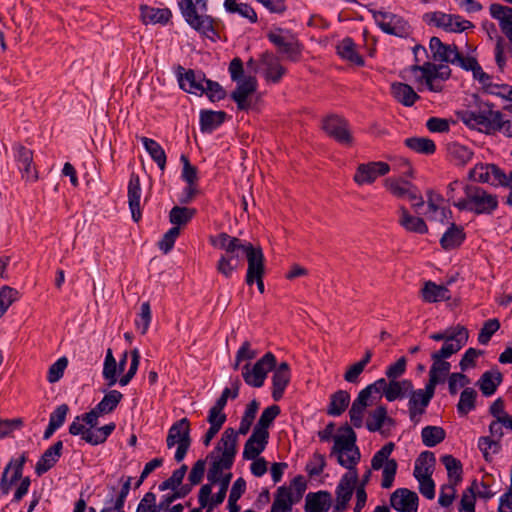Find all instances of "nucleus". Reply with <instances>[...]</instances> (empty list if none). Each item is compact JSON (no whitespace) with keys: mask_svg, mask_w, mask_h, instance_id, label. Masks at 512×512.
<instances>
[{"mask_svg":"<svg viewBox=\"0 0 512 512\" xmlns=\"http://www.w3.org/2000/svg\"><path fill=\"white\" fill-rule=\"evenodd\" d=\"M372 14L377 26L386 34L406 38L412 32L409 23L400 15L386 11H372Z\"/></svg>","mask_w":512,"mask_h":512,"instance_id":"9","label":"nucleus"},{"mask_svg":"<svg viewBox=\"0 0 512 512\" xmlns=\"http://www.w3.org/2000/svg\"><path fill=\"white\" fill-rule=\"evenodd\" d=\"M478 448L483 454V457L486 461L490 462L492 460L490 450H492L493 454H496L501 449L500 440L492 439L489 436H482L478 439Z\"/></svg>","mask_w":512,"mask_h":512,"instance_id":"62","label":"nucleus"},{"mask_svg":"<svg viewBox=\"0 0 512 512\" xmlns=\"http://www.w3.org/2000/svg\"><path fill=\"white\" fill-rule=\"evenodd\" d=\"M435 455L431 451L422 452L415 461V467L413 475L415 478H421L422 476L429 475L431 477L433 473V467L435 465Z\"/></svg>","mask_w":512,"mask_h":512,"instance_id":"47","label":"nucleus"},{"mask_svg":"<svg viewBox=\"0 0 512 512\" xmlns=\"http://www.w3.org/2000/svg\"><path fill=\"white\" fill-rule=\"evenodd\" d=\"M239 263V255H221L217 262L216 270L225 278H231L237 270Z\"/></svg>","mask_w":512,"mask_h":512,"instance_id":"55","label":"nucleus"},{"mask_svg":"<svg viewBox=\"0 0 512 512\" xmlns=\"http://www.w3.org/2000/svg\"><path fill=\"white\" fill-rule=\"evenodd\" d=\"M477 392L471 387H466L460 394L457 411L461 416H466L476 407Z\"/></svg>","mask_w":512,"mask_h":512,"instance_id":"53","label":"nucleus"},{"mask_svg":"<svg viewBox=\"0 0 512 512\" xmlns=\"http://www.w3.org/2000/svg\"><path fill=\"white\" fill-rule=\"evenodd\" d=\"M413 384L411 380L403 379L401 381H389L387 390L385 391V398L389 402L397 399H403L412 392Z\"/></svg>","mask_w":512,"mask_h":512,"instance_id":"43","label":"nucleus"},{"mask_svg":"<svg viewBox=\"0 0 512 512\" xmlns=\"http://www.w3.org/2000/svg\"><path fill=\"white\" fill-rule=\"evenodd\" d=\"M13 152L15 161L22 173V178L26 181L35 182L38 179V173L33 165V151L17 143L13 146Z\"/></svg>","mask_w":512,"mask_h":512,"instance_id":"17","label":"nucleus"},{"mask_svg":"<svg viewBox=\"0 0 512 512\" xmlns=\"http://www.w3.org/2000/svg\"><path fill=\"white\" fill-rule=\"evenodd\" d=\"M322 129L329 137L340 144L351 145L353 142L348 122L338 115H329L324 118Z\"/></svg>","mask_w":512,"mask_h":512,"instance_id":"15","label":"nucleus"},{"mask_svg":"<svg viewBox=\"0 0 512 512\" xmlns=\"http://www.w3.org/2000/svg\"><path fill=\"white\" fill-rule=\"evenodd\" d=\"M259 62L263 67V76L269 83H279L287 72L280 59L271 52L262 53Z\"/></svg>","mask_w":512,"mask_h":512,"instance_id":"20","label":"nucleus"},{"mask_svg":"<svg viewBox=\"0 0 512 512\" xmlns=\"http://www.w3.org/2000/svg\"><path fill=\"white\" fill-rule=\"evenodd\" d=\"M224 111L202 110L200 112V128L202 132L211 133L226 120Z\"/></svg>","mask_w":512,"mask_h":512,"instance_id":"42","label":"nucleus"},{"mask_svg":"<svg viewBox=\"0 0 512 512\" xmlns=\"http://www.w3.org/2000/svg\"><path fill=\"white\" fill-rule=\"evenodd\" d=\"M398 214V222L406 231L418 234H426L428 232V226L425 221L420 217L411 215L406 207L400 206Z\"/></svg>","mask_w":512,"mask_h":512,"instance_id":"35","label":"nucleus"},{"mask_svg":"<svg viewBox=\"0 0 512 512\" xmlns=\"http://www.w3.org/2000/svg\"><path fill=\"white\" fill-rule=\"evenodd\" d=\"M386 421L392 422V419L387 416L386 407L381 405L370 412L366 427L370 432H376L383 427Z\"/></svg>","mask_w":512,"mask_h":512,"instance_id":"56","label":"nucleus"},{"mask_svg":"<svg viewBox=\"0 0 512 512\" xmlns=\"http://www.w3.org/2000/svg\"><path fill=\"white\" fill-rule=\"evenodd\" d=\"M178 5L185 21L193 29L208 38H213L216 35L213 19L208 15L198 13V10L206 12L207 0H180Z\"/></svg>","mask_w":512,"mask_h":512,"instance_id":"4","label":"nucleus"},{"mask_svg":"<svg viewBox=\"0 0 512 512\" xmlns=\"http://www.w3.org/2000/svg\"><path fill=\"white\" fill-rule=\"evenodd\" d=\"M350 394L345 390H338L330 396L327 414L333 417L340 416L348 408Z\"/></svg>","mask_w":512,"mask_h":512,"instance_id":"45","label":"nucleus"},{"mask_svg":"<svg viewBox=\"0 0 512 512\" xmlns=\"http://www.w3.org/2000/svg\"><path fill=\"white\" fill-rule=\"evenodd\" d=\"M389 172L390 165L383 161L361 163L356 168L353 180L359 186L369 185L374 183L378 177L385 176Z\"/></svg>","mask_w":512,"mask_h":512,"instance_id":"13","label":"nucleus"},{"mask_svg":"<svg viewBox=\"0 0 512 512\" xmlns=\"http://www.w3.org/2000/svg\"><path fill=\"white\" fill-rule=\"evenodd\" d=\"M118 372L116 359L113 356L112 350L109 348L106 352L102 371L103 378L106 380L108 387H112L117 383Z\"/></svg>","mask_w":512,"mask_h":512,"instance_id":"52","label":"nucleus"},{"mask_svg":"<svg viewBox=\"0 0 512 512\" xmlns=\"http://www.w3.org/2000/svg\"><path fill=\"white\" fill-rule=\"evenodd\" d=\"M421 296L424 302L435 303L451 299L449 289L444 285H438L432 281L425 282L421 289Z\"/></svg>","mask_w":512,"mask_h":512,"instance_id":"36","label":"nucleus"},{"mask_svg":"<svg viewBox=\"0 0 512 512\" xmlns=\"http://www.w3.org/2000/svg\"><path fill=\"white\" fill-rule=\"evenodd\" d=\"M123 394L117 390H110L104 395L102 400L96 405L97 412L109 414L116 409L121 402Z\"/></svg>","mask_w":512,"mask_h":512,"instance_id":"58","label":"nucleus"},{"mask_svg":"<svg viewBox=\"0 0 512 512\" xmlns=\"http://www.w3.org/2000/svg\"><path fill=\"white\" fill-rule=\"evenodd\" d=\"M429 47L435 61L455 64V59H458L459 51L457 47L444 44L438 37L434 36L430 39Z\"/></svg>","mask_w":512,"mask_h":512,"instance_id":"27","label":"nucleus"},{"mask_svg":"<svg viewBox=\"0 0 512 512\" xmlns=\"http://www.w3.org/2000/svg\"><path fill=\"white\" fill-rule=\"evenodd\" d=\"M465 195L470 197L471 212L480 214H491L498 207L496 195L489 194L483 188L476 185H466Z\"/></svg>","mask_w":512,"mask_h":512,"instance_id":"11","label":"nucleus"},{"mask_svg":"<svg viewBox=\"0 0 512 512\" xmlns=\"http://www.w3.org/2000/svg\"><path fill=\"white\" fill-rule=\"evenodd\" d=\"M142 21L145 24H167L172 17L169 8H155L148 5H140Z\"/></svg>","mask_w":512,"mask_h":512,"instance_id":"39","label":"nucleus"},{"mask_svg":"<svg viewBox=\"0 0 512 512\" xmlns=\"http://www.w3.org/2000/svg\"><path fill=\"white\" fill-rule=\"evenodd\" d=\"M177 74L179 85L184 91L200 95L204 93V84L207 79L203 73H196L191 69L184 71L182 66H178Z\"/></svg>","mask_w":512,"mask_h":512,"instance_id":"22","label":"nucleus"},{"mask_svg":"<svg viewBox=\"0 0 512 512\" xmlns=\"http://www.w3.org/2000/svg\"><path fill=\"white\" fill-rule=\"evenodd\" d=\"M500 177L504 179V172L495 164H478L469 172L471 180L492 185H497Z\"/></svg>","mask_w":512,"mask_h":512,"instance_id":"26","label":"nucleus"},{"mask_svg":"<svg viewBox=\"0 0 512 512\" xmlns=\"http://www.w3.org/2000/svg\"><path fill=\"white\" fill-rule=\"evenodd\" d=\"M395 449L393 442L386 443L371 459V468L375 471L382 469L381 487L389 489L393 486L398 464L395 459H389Z\"/></svg>","mask_w":512,"mask_h":512,"instance_id":"5","label":"nucleus"},{"mask_svg":"<svg viewBox=\"0 0 512 512\" xmlns=\"http://www.w3.org/2000/svg\"><path fill=\"white\" fill-rule=\"evenodd\" d=\"M465 238L466 234L463 227L451 222L449 228L440 239V245L446 251L452 250L458 248Z\"/></svg>","mask_w":512,"mask_h":512,"instance_id":"37","label":"nucleus"},{"mask_svg":"<svg viewBox=\"0 0 512 512\" xmlns=\"http://www.w3.org/2000/svg\"><path fill=\"white\" fill-rule=\"evenodd\" d=\"M411 71L416 74L420 72V76H416L417 82H425L427 88L432 92H440L442 85L437 80L445 81L451 76V69L447 65H436L431 62H425L423 65L411 66Z\"/></svg>","mask_w":512,"mask_h":512,"instance_id":"6","label":"nucleus"},{"mask_svg":"<svg viewBox=\"0 0 512 512\" xmlns=\"http://www.w3.org/2000/svg\"><path fill=\"white\" fill-rule=\"evenodd\" d=\"M332 497L328 491L310 492L305 498L306 512H328Z\"/></svg>","mask_w":512,"mask_h":512,"instance_id":"33","label":"nucleus"},{"mask_svg":"<svg viewBox=\"0 0 512 512\" xmlns=\"http://www.w3.org/2000/svg\"><path fill=\"white\" fill-rule=\"evenodd\" d=\"M502 380V373L498 369H495L484 372L477 381V385L482 394L488 397L495 393L497 387L502 383Z\"/></svg>","mask_w":512,"mask_h":512,"instance_id":"41","label":"nucleus"},{"mask_svg":"<svg viewBox=\"0 0 512 512\" xmlns=\"http://www.w3.org/2000/svg\"><path fill=\"white\" fill-rule=\"evenodd\" d=\"M267 37L269 41L277 47L280 54L285 55L287 59L292 61L297 60L300 51L296 43L283 36L281 30H279V32H269Z\"/></svg>","mask_w":512,"mask_h":512,"instance_id":"31","label":"nucleus"},{"mask_svg":"<svg viewBox=\"0 0 512 512\" xmlns=\"http://www.w3.org/2000/svg\"><path fill=\"white\" fill-rule=\"evenodd\" d=\"M63 442L57 441L50 446L40 457L35 465V473L42 476L58 462L62 455Z\"/></svg>","mask_w":512,"mask_h":512,"instance_id":"28","label":"nucleus"},{"mask_svg":"<svg viewBox=\"0 0 512 512\" xmlns=\"http://www.w3.org/2000/svg\"><path fill=\"white\" fill-rule=\"evenodd\" d=\"M275 365V355L267 352L252 367L245 364L242 367V377L247 385L260 388L264 385L268 372L275 368Z\"/></svg>","mask_w":512,"mask_h":512,"instance_id":"7","label":"nucleus"},{"mask_svg":"<svg viewBox=\"0 0 512 512\" xmlns=\"http://www.w3.org/2000/svg\"><path fill=\"white\" fill-rule=\"evenodd\" d=\"M338 54L343 58L357 66H363L364 60L356 51V45L349 37L344 38L337 47Z\"/></svg>","mask_w":512,"mask_h":512,"instance_id":"49","label":"nucleus"},{"mask_svg":"<svg viewBox=\"0 0 512 512\" xmlns=\"http://www.w3.org/2000/svg\"><path fill=\"white\" fill-rule=\"evenodd\" d=\"M298 500H295V496L291 488H287V486L278 487L273 504L282 508L284 511H291L292 506L298 503Z\"/></svg>","mask_w":512,"mask_h":512,"instance_id":"54","label":"nucleus"},{"mask_svg":"<svg viewBox=\"0 0 512 512\" xmlns=\"http://www.w3.org/2000/svg\"><path fill=\"white\" fill-rule=\"evenodd\" d=\"M80 416H77L69 426L71 435H81V438L91 445L104 443L115 430V423L111 422L96 429L86 428Z\"/></svg>","mask_w":512,"mask_h":512,"instance_id":"10","label":"nucleus"},{"mask_svg":"<svg viewBox=\"0 0 512 512\" xmlns=\"http://www.w3.org/2000/svg\"><path fill=\"white\" fill-rule=\"evenodd\" d=\"M391 94L399 103L406 107L414 105L420 98L410 85L401 82L391 84Z\"/></svg>","mask_w":512,"mask_h":512,"instance_id":"40","label":"nucleus"},{"mask_svg":"<svg viewBox=\"0 0 512 512\" xmlns=\"http://www.w3.org/2000/svg\"><path fill=\"white\" fill-rule=\"evenodd\" d=\"M144 148L153 159V161L158 165L159 169L163 172L166 167V153L161 145L155 140L148 137L140 138Z\"/></svg>","mask_w":512,"mask_h":512,"instance_id":"46","label":"nucleus"},{"mask_svg":"<svg viewBox=\"0 0 512 512\" xmlns=\"http://www.w3.org/2000/svg\"><path fill=\"white\" fill-rule=\"evenodd\" d=\"M268 439L264 435L252 431L244 445L243 458L246 460L256 459L265 450Z\"/></svg>","mask_w":512,"mask_h":512,"instance_id":"38","label":"nucleus"},{"mask_svg":"<svg viewBox=\"0 0 512 512\" xmlns=\"http://www.w3.org/2000/svg\"><path fill=\"white\" fill-rule=\"evenodd\" d=\"M185 439L191 442L190 422L187 418H182L170 427L166 439L167 447L172 448L176 444L184 443Z\"/></svg>","mask_w":512,"mask_h":512,"instance_id":"34","label":"nucleus"},{"mask_svg":"<svg viewBox=\"0 0 512 512\" xmlns=\"http://www.w3.org/2000/svg\"><path fill=\"white\" fill-rule=\"evenodd\" d=\"M447 151L450 159L461 166L467 164L473 156V152L468 147L457 142L450 143Z\"/></svg>","mask_w":512,"mask_h":512,"instance_id":"50","label":"nucleus"},{"mask_svg":"<svg viewBox=\"0 0 512 512\" xmlns=\"http://www.w3.org/2000/svg\"><path fill=\"white\" fill-rule=\"evenodd\" d=\"M236 82L237 86L230 95L231 99L236 102L239 110H248L250 108L248 97L256 91L257 79L255 76L249 75Z\"/></svg>","mask_w":512,"mask_h":512,"instance_id":"21","label":"nucleus"},{"mask_svg":"<svg viewBox=\"0 0 512 512\" xmlns=\"http://www.w3.org/2000/svg\"><path fill=\"white\" fill-rule=\"evenodd\" d=\"M232 478V474L228 473L224 476H220V480L218 481L220 483V490L211 497L212 493V486L211 484H205L200 488L199 494H198V502L201 506V508H208L207 512H211L214 507L217 505L223 503L226 493L230 484Z\"/></svg>","mask_w":512,"mask_h":512,"instance_id":"14","label":"nucleus"},{"mask_svg":"<svg viewBox=\"0 0 512 512\" xmlns=\"http://www.w3.org/2000/svg\"><path fill=\"white\" fill-rule=\"evenodd\" d=\"M476 480L473 481L471 487L463 491L459 503V512H475V492L474 486H476Z\"/></svg>","mask_w":512,"mask_h":512,"instance_id":"64","label":"nucleus"},{"mask_svg":"<svg viewBox=\"0 0 512 512\" xmlns=\"http://www.w3.org/2000/svg\"><path fill=\"white\" fill-rule=\"evenodd\" d=\"M489 413L499 422H502V425L505 428L512 430V416L505 411V405L502 398L496 399L491 404L489 407Z\"/></svg>","mask_w":512,"mask_h":512,"instance_id":"59","label":"nucleus"},{"mask_svg":"<svg viewBox=\"0 0 512 512\" xmlns=\"http://www.w3.org/2000/svg\"><path fill=\"white\" fill-rule=\"evenodd\" d=\"M489 10L491 16L499 21L501 31L512 42V7L493 3Z\"/></svg>","mask_w":512,"mask_h":512,"instance_id":"32","label":"nucleus"},{"mask_svg":"<svg viewBox=\"0 0 512 512\" xmlns=\"http://www.w3.org/2000/svg\"><path fill=\"white\" fill-rule=\"evenodd\" d=\"M210 243L213 247L225 251L223 255H239V251L245 253L246 246H251L250 242H242L239 238L225 232L210 237Z\"/></svg>","mask_w":512,"mask_h":512,"instance_id":"24","label":"nucleus"},{"mask_svg":"<svg viewBox=\"0 0 512 512\" xmlns=\"http://www.w3.org/2000/svg\"><path fill=\"white\" fill-rule=\"evenodd\" d=\"M441 461L447 470L449 479H455V484L460 482L462 479V464L460 460L452 455H444L441 457Z\"/></svg>","mask_w":512,"mask_h":512,"instance_id":"61","label":"nucleus"},{"mask_svg":"<svg viewBox=\"0 0 512 512\" xmlns=\"http://www.w3.org/2000/svg\"><path fill=\"white\" fill-rule=\"evenodd\" d=\"M423 21L428 25L453 33H460L474 27L470 21L463 19L460 15L446 14L442 11L425 13Z\"/></svg>","mask_w":512,"mask_h":512,"instance_id":"8","label":"nucleus"},{"mask_svg":"<svg viewBox=\"0 0 512 512\" xmlns=\"http://www.w3.org/2000/svg\"><path fill=\"white\" fill-rule=\"evenodd\" d=\"M469 332L463 325H457L456 331L453 334V340H448L443 343L440 350L435 351L431 354V358H442L448 359L452 355L459 352L468 342Z\"/></svg>","mask_w":512,"mask_h":512,"instance_id":"19","label":"nucleus"},{"mask_svg":"<svg viewBox=\"0 0 512 512\" xmlns=\"http://www.w3.org/2000/svg\"><path fill=\"white\" fill-rule=\"evenodd\" d=\"M195 214L196 209L194 208L174 206L169 212V221L173 227H178L180 230L193 219Z\"/></svg>","mask_w":512,"mask_h":512,"instance_id":"48","label":"nucleus"},{"mask_svg":"<svg viewBox=\"0 0 512 512\" xmlns=\"http://www.w3.org/2000/svg\"><path fill=\"white\" fill-rule=\"evenodd\" d=\"M272 370V398L274 401H280L291 380L290 366L287 362H281Z\"/></svg>","mask_w":512,"mask_h":512,"instance_id":"25","label":"nucleus"},{"mask_svg":"<svg viewBox=\"0 0 512 512\" xmlns=\"http://www.w3.org/2000/svg\"><path fill=\"white\" fill-rule=\"evenodd\" d=\"M446 433L442 427L426 426L422 429V442L426 447H434L445 439Z\"/></svg>","mask_w":512,"mask_h":512,"instance_id":"57","label":"nucleus"},{"mask_svg":"<svg viewBox=\"0 0 512 512\" xmlns=\"http://www.w3.org/2000/svg\"><path fill=\"white\" fill-rule=\"evenodd\" d=\"M128 203L131 210L132 219L139 222L142 217L141 212V185L138 175L132 173L128 183Z\"/></svg>","mask_w":512,"mask_h":512,"instance_id":"29","label":"nucleus"},{"mask_svg":"<svg viewBox=\"0 0 512 512\" xmlns=\"http://www.w3.org/2000/svg\"><path fill=\"white\" fill-rule=\"evenodd\" d=\"M384 186L393 196L397 198L407 197L409 200L418 199L417 203L412 204L416 212H418L419 209L424 206L423 197L419 193L416 186H414L411 182L403 179L387 178L384 181Z\"/></svg>","mask_w":512,"mask_h":512,"instance_id":"12","label":"nucleus"},{"mask_svg":"<svg viewBox=\"0 0 512 512\" xmlns=\"http://www.w3.org/2000/svg\"><path fill=\"white\" fill-rule=\"evenodd\" d=\"M494 105L484 102L477 110H465L458 114L459 119L469 128L487 135L501 131L500 121L503 113L493 109Z\"/></svg>","mask_w":512,"mask_h":512,"instance_id":"3","label":"nucleus"},{"mask_svg":"<svg viewBox=\"0 0 512 512\" xmlns=\"http://www.w3.org/2000/svg\"><path fill=\"white\" fill-rule=\"evenodd\" d=\"M342 434L334 437V444L330 451V457H335L337 463L346 468L347 472L357 471V464L361 459V453L356 445L357 435L347 423L339 429Z\"/></svg>","mask_w":512,"mask_h":512,"instance_id":"2","label":"nucleus"},{"mask_svg":"<svg viewBox=\"0 0 512 512\" xmlns=\"http://www.w3.org/2000/svg\"><path fill=\"white\" fill-rule=\"evenodd\" d=\"M238 433L233 428H226L221 435L214 451L207 459L211 460L207 479L211 484L218 483L223 470H229L237 454Z\"/></svg>","mask_w":512,"mask_h":512,"instance_id":"1","label":"nucleus"},{"mask_svg":"<svg viewBox=\"0 0 512 512\" xmlns=\"http://www.w3.org/2000/svg\"><path fill=\"white\" fill-rule=\"evenodd\" d=\"M259 408V403L256 400H252L245 409L244 415L241 418L239 429L237 431L240 435H246L255 419Z\"/></svg>","mask_w":512,"mask_h":512,"instance_id":"60","label":"nucleus"},{"mask_svg":"<svg viewBox=\"0 0 512 512\" xmlns=\"http://www.w3.org/2000/svg\"><path fill=\"white\" fill-rule=\"evenodd\" d=\"M358 478V471L346 472L342 475L335 491L337 502H341L348 506L353 492L357 488L356 485Z\"/></svg>","mask_w":512,"mask_h":512,"instance_id":"30","label":"nucleus"},{"mask_svg":"<svg viewBox=\"0 0 512 512\" xmlns=\"http://www.w3.org/2000/svg\"><path fill=\"white\" fill-rule=\"evenodd\" d=\"M187 469H188L187 465L183 464L180 468L173 471L172 475L159 485V490L160 491H165L168 489L175 490L176 488H178L182 484V481L185 477Z\"/></svg>","mask_w":512,"mask_h":512,"instance_id":"63","label":"nucleus"},{"mask_svg":"<svg viewBox=\"0 0 512 512\" xmlns=\"http://www.w3.org/2000/svg\"><path fill=\"white\" fill-rule=\"evenodd\" d=\"M27 459L28 457L26 452H23L18 458L10 459L4 468L0 480V491L2 494H8L12 485L21 479Z\"/></svg>","mask_w":512,"mask_h":512,"instance_id":"16","label":"nucleus"},{"mask_svg":"<svg viewBox=\"0 0 512 512\" xmlns=\"http://www.w3.org/2000/svg\"><path fill=\"white\" fill-rule=\"evenodd\" d=\"M247 258L248 268L245 282L248 286L253 285V278L264 276L265 274V258L261 247L246 246L244 253Z\"/></svg>","mask_w":512,"mask_h":512,"instance_id":"18","label":"nucleus"},{"mask_svg":"<svg viewBox=\"0 0 512 512\" xmlns=\"http://www.w3.org/2000/svg\"><path fill=\"white\" fill-rule=\"evenodd\" d=\"M405 145L411 150L425 155H432L436 151L433 140L424 137H411L405 139Z\"/></svg>","mask_w":512,"mask_h":512,"instance_id":"51","label":"nucleus"},{"mask_svg":"<svg viewBox=\"0 0 512 512\" xmlns=\"http://www.w3.org/2000/svg\"><path fill=\"white\" fill-rule=\"evenodd\" d=\"M280 412L281 410L278 405H271L265 408L253 431L269 438L268 429L273 424L275 418L280 414Z\"/></svg>","mask_w":512,"mask_h":512,"instance_id":"44","label":"nucleus"},{"mask_svg":"<svg viewBox=\"0 0 512 512\" xmlns=\"http://www.w3.org/2000/svg\"><path fill=\"white\" fill-rule=\"evenodd\" d=\"M418 501V495L407 488H398L390 496L391 506L400 512H417Z\"/></svg>","mask_w":512,"mask_h":512,"instance_id":"23","label":"nucleus"}]
</instances>
